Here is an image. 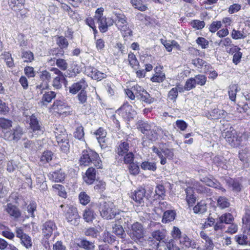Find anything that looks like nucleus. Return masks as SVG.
Wrapping results in <instances>:
<instances>
[{"label":"nucleus","instance_id":"obj_1","mask_svg":"<svg viewBox=\"0 0 250 250\" xmlns=\"http://www.w3.org/2000/svg\"><path fill=\"white\" fill-rule=\"evenodd\" d=\"M79 164L80 167H85L93 165L97 169L103 168V162L99 154L89 148L82 150Z\"/></svg>","mask_w":250,"mask_h":250},{"label":"nucleus","instance_id":"obj_2","mask_svg":"<svg viewBox=\"0 0 250 250\" xmlns=\"http://www.w3.org/2000/svg\"><path fill=\"white\" fill-rule=\"evenodd\" d=\"M146 195V189L145 187L140 186L129 194L131 199V203L134 207H142L145 205V198Z\"/></svg>","mask_w":250,"mask_h":250},{"label":"nucleus","instance_id":"obj_3","mask_svg":"<svg viewBox=\"0 0 250 250\" xmlns=\"http://www.w3.org/2000/svg\"><path fill=\"white\" fill-rule=\"evenodd\" d=\"M63 215L68 223L70 225L77 226L81 219L78 209L72 205H67L63 210Z\"/></svg>","mask_w":250,"mask_h":250},{"label":"nucleus","instance_id":"obj_4","mask_svg":"<svg viewBox=\"0 0 250 250\" xmlns=\"http://www.w3.org/2000/svg\"><path fill=\"white\" fill-rule=\"evenodd\" d=\"M116 26L120 30L125 40L133 36L132 31L128 26L126 18L125 15L117 14L116 15Z\"/></svg>","mask_w":250,"mask_h":250},{"label":"nucleus","instance_id":"obj_5","mask_svg":"<svg viewBox=\"0 0 250 250\" xmlns=\"http://www.w3.org/2000/svg\"><path fill=\"white\" fill-rule=\"evenodd\" d=\"M68 107V105L63 100H56L53 104L48 108V112L55 116H60L65 114V110Z\"/></svg>","mask_w":250,"mask_h":250},{"label":"nucleus","instance_id":"obj_6","mask_svg":"<svg viewBox=\"0 0 250 250\" xmlns=\"http://www.w3.org/2000/svg\"><path fill=\"white\" fill-rule=\"evenodd\" d=\"M132 89L134 92L136 97L139 98L144 103L151 104L155 101V98H152L143 87L138 84L132 86Z\"/></svg>","mask_w":250,"mask_h":250},{"label":"nucleus","instance_id":"obj_7","mask_svg":"<svg viewBox=\"0 0 250 250\" xmlns=\"http://www.w3.org/2000/svg\"><path fill=\"white\" fill-rule=\"evenodd\" d=\"M116 112L121 116L125 121L129 122L134 119V116L136 113L133 109L132 106L127 102H125L123 104L118 108Z\"/></svg>","mask_w":250,"mask_h":250},{"label":"nucleus","instance_id":"obj_8","mask_svg":"<svg viewBox=\"0 0 250 250\" xmlns=\"http://www.w3.org/2000/svg\"><path fill=\"white\" fill-rule=\"evenodd\" d=\"M57 229V226L54 221L49 220L43 224L42 229L43 239H45L44 245L45 247L49 246L48 240L52 235L53 231Z\"/></svg>","mask_w":250,"mask_h":250},{"label":"nucleus","instance_id":"obj_9","mask_svg":"<svg viewBox=\"0 0 250 250\" xmlns=\"http://www.w3.org/2000/svg\"><path fill=\"white\" fill-rule=\"evenodd\" d=\"M225 138L231 146L237 147L241 144L242 135L235 130H232L226 132Z\"/></svg>","mask_w":250,"mask_h":250},{"label":"nucleus","instance_id":"obj_10","mask_svg":"<svg viewBox=\"0 0 250 250\" xmlns=\"http://www.w3.org/2000/svg\"><path fill=\"white\" fill-rule=\"evenodd\" d=\"M114 207L113 203L104 202L100 208L102 217L106 219H111L114 218L116 213L114 211Z\"/></svg>","mask_w":250,"mask_h":250},{"label":"nucleus","instance_id":"obj_11","mask_svg":"<svg viewBox=\"0 0 250 250\" xmlns=\"http://www.w3.org/2000/svg\"><path fill=\"white\" fill-rule=\"evenodd\" d=\"M49 70L56 75L53 79L52 86L57 89H60L62 86V83L66 80L64 74L60 69L55 67H51Z\"/></svg>","mask_w":250,"mask_h":250},{"label":"nucleus","instance_id":"obj_12","mask_svg":"<svg viewBox=\"0 0 250 250\" xmlns=\"http://www.w3.org/2000/svg\"><path fill=\"white\" fill-rule=\"evenodd\" d=\"M29 127L32 132L37 135L42 134L44 128L36 116L33 114L29 118Z\"/></svg>","mask_w":250,"mask_h":250},{"label":"nucleus","instance_id":"obj_13","mask_svg":"<svg viewBox=\"0 0 250 250\" xmlns=\"http://www.w3.org/2000/svg\"><path fill=\"white\" fill-rule=\"evenodd\" d=\"M166 234L167 231L164 229L153 231L151 235V237H149V239H152V240H148L149 245L153 246V248H154V243L165 242L164 240L166 238Z\"/></svg>","mask_w":250,"mask_h":250},{"label":"nucleus","instance_id":"obj_14","mask_svg":"<svg viewBox=\"0 0 250 250\" xmlns=\"http://www.w3.org/2000/svg\"><path fill=\"white\" fill-rule=\"evenodd\" d=\"M16 237L20 238L22 245L28 249L32 247L31 238L27 234L24 233L21 228H18L16 229Z\"/></svg>","mask_w":250,"mask_h":250},{"label":"nucleus","instance_id":"obj_15","mask_svg":"<svg viewBox=\"0 0 250 250\" xmlns=\"http://www.w3.org/2000/svg\"><path fill=\"white\" fill-rule=\"evenodd\" d=\"M56 43L60 48H54L53 50V52L57 51V53H52V55L57 57L58 56V54H60L61 56H63L64 52L63 49H66L69 45V42L63 36H58L56 40Z\"/></svg>","mask_w":250,"mask_h":250},{"label":"nucleus","instance_id":"obj_16","mask_svg":"<svg viewBox=\"0 0 250 250\" xmlns=\"http://www.w3.org/2000/svg\"><path fill=\"white\" fill-rule=\"evenodd\" d=\"M130 236L134 241L139 240L144 237V229L141 224L136 222L132 225Z\"/></svg>","mask_w":250,"mask_h":250},{"label":"nucleus","instance_id":"obj_17","mask_svg":"<svg viewBox=\"0 0 250 250\" xmlns=\"http://www.w3.org/2000/svg\"><path fill=\"white\" fill-rule=\"evenodd\" d=\"M136 125L137 129L142 133L146 135L149 139H153L152 137L149 136V133L152 132V130H151V125L148 122L140 120L136 123Z\"/></svg>","mask_w":250,"mask_h":250},{"label":"nucleus","instance_id":"obj_18","mask_svg":"<svg viewBox=\"0 0 250 250\" xmlns=\"http://www.w3.org/2000/svg\"><path fill=\"white\" fill-rule=\"evenodd\" d=\"M98 23V28L101 33H105L107 31L108 27L113 25L114 20L111 18L104 17L101 19L96 20Z\"/></svg>","mask_w":250,"mask_h":250},{"label":"nucleus","instance_id":"obj_19","mask_svg":"<svg viewBox=\"0 0 250 250\" xmlns=\"http://www.w3.org/2000/svg\"><path fill=\"white\" fill-rule=\"evenodd\" d=\"M227 52L229 54L233 55L232 62L234 64L237 65L240 62L243 54L239 46L232 45Z\"/></svg>","mask_w":250,"mask_h":250},{"label":"nucleus","instance_id":"obj_20","mask_svg":"<svg viewBox=\"0 0 250 250\" xmlns=\"http://www.w3.org/2000/svg\"><path fill=\"white\" fill-rule=\"evenodd\" d=\"M96 168L95 167H89L85 171V175L83 176V181L88 185H92L96 178Z\"/></svg>","mask_w":250,"mask_h":250},{"label":"nucleus","instance_id":"obj_21","mask_svg":"<svg viewBox=\"0 0 250 250\" xmlns=\"http://www.w3.org/2000/svg\"><path fill=\"white\" fill-rule=\"evenodd\" d=\"M156 250H179V248L174 244L173 240L171 239L168 242H162L154 243V248Z\"/></svg>","mask_w":250,"mask_h":250},{"label":"nucleus","instance_id":"obj_22","mask_svg":"<svg viewBox=\"0 0 250 250\" xmlns=\"http://www.w3.org/2000/svg\"><path fill=\"white\" fill-rule=\"evenodd\" d=\"M94 134L96 136L98 143L100 144L101 148H106L107 146L105 141V137L107 135L106 130L103 127H100L95 131Z\"/></svg>","mask_w":250,"mask_h":250},{"label":"nucleus","instance_id":"obj_23","mask_svg":"<svg viewBox=\"0 0 250 250\" xmlns=\"http://www.w3.org/2000/svg\"><path fill=\"white\" fill-rule=\"evenodd\" d=\"M88 85L84 78H83L79 82L73 83L70 87H69V92L72 94H76L80 90L85 89Z\"/></svg>","mask_w":250,"mask_h":250},{"label":"nucleus","instance_id":"obj_24","mask_svg":"<svg viewBox=\"0 0 250 250\" xmlns=\"http://www.w3.org/2000/svg\"><path fill=\"white\" fill-rule=\"evenodd\" d=\"M163 66H156L154 68L155 74L150 78V81L153 83H162L166 79V75L163 72Z\"/></svg>","mask_w":250,"mask_h":250},{"label":"nucleus","instance_id":"obj_25","mask_svg":"<svg viewBox=\"0 0 250 250\" xmlns=\"http://www.w3.org/2000/svg\"><path fill=\"white\" fill-rule=\"evenodd\" d=\"M49 179L54 182H62L65 179V173L62 172L61 168L52 172H50L48 174Z\"/></svg>","mask_w":250,"mask_h":250},{"label":"nucleus","instance_id":"obj_26","mask_svg":"<svg viewBox=\"0 0 250 250\" xmlns=\"http://www.w3.org/2000/svg\"><path fill=\"white\" fill-rule=\"evenodd\" d=\"M83 217L85 222L91 223L95 219L96 214L91 206L87 207L83 211Z\"/></svg>","mask_w":250,"mask_h":250},{"label":"nucleus","instance_id":"obj_27","mask_svg":"<svg viewBox=\"0 0 250 250\" xmlns=\"http://www.w3.org/2000/svg\"><path fill=\"white\" fill-rule=\"evenodd\" d=\"M56 139L61 150L64 152L68 151L70 145L66 134H63L62 135H61V136L56 135Z\"/></svg>","mask_w":250,"mask_h":250},{"label":"nucleus","instance_id":"obj_28","mask_svg":"<svg viewBox=\"0 0 250 250\" xmlns=\"http://www.w3.org/2000/svg\"><path fill=\"white\" fill-rule=\"evenodd\" d=\"M200 236L205 241V242H204V250H212L214 247V244L212 239L204 230L200 231Z\"/></svg>","mask_w":250,"mask_h":250},{"label":"nucleus","instance_id":"obj_29","mask_svg":"<svg viewBox=\"0 0 250 250\" xmlns=\"http://www.w3.org/2000/svg\"><path fill=\"white\" fill-rule=\"evenodd\" d=\"M227 113L223 109L214 108L208 112V118L210 119L218 120L225 118Z\"/></svg>","mask_w":250,"mask_h":250},{"label":"nucleus","instance_id":"obj_30","mask_svg":"<svg viewBox=\"0 0 250 250\" xmlns=\"http://www.w3.org/2000/svg\"><path fill=\"white\" fill-rule=\"evenodd\" d=\"M127 62L128 65L133 70H137L140 66V62L136 55L132 52H129L128 54Z\"/></svg>","mask_w":250,"mask_h":250},{"label":"nucleus","instance_id":"obj_31","mask_svg":"<svg viewBox=\"0 0 250 250\" xmlns=\"http://www.w3.org/2000/svg\"><path fill=\"white\" fill-rule=\"evenodd\" d=\"M186 194V200L189 207H192L196 201L193 189L191 187H188L185 189Z\"/></svg>","mask_w":250,"mask_h":250},{"label":"nucleus","instance_id":"obj_32","mask_svg":"<svg viewBox=\"0 0 250 250\" xmlns=\"http://www.w3.org/2000/svg\"><path fill=\"white\" fill-rule=\"evenodd\" d=\"M129 145L127 142L121 141L116 146L115 152L119 156L123 157L128 152Z\"/></svg>","mask_w":250,"mask_h":250},{"label":"nucleus","instance_id":"obj_33","mask_svg":"<svg viewBox=\"0 0 250 250\" xmlns=\"http://www.w3.org/2000/svg\"><path fill=\"white\" fill-rule=\"evenodd\" d=\"M5 210L11 217L14 218H19L21 216V211L18 208L11 203L7 204Z\"/></svg>","mask_w":250,"mask_h":250},{"label":"nucleus","instance_id":"obj_34","mask_svg":"<svg viewBox=\"0 0 250 250\" xmlns=\"http://www.w3.org/2000/svg\"><path fill=\"white\" fill-rule=\"evenodd\" d=\"M166 190L164 186L162 184H158L155 187L154 200H164L166 196Z\"/></svg>","mask_w":250,"mask_h":250},{"label":"nucleus","instance_id":"obj_35","mask_svg":"<svg viewBox=\"0 0 250 250\" xmlns=\"http://www.w3.org/2000/svg\"><path fill=\"white\" fill-rule=\"evenodd\" d=\"M226 183L233 191L239 192L241 191L243 186L238 179L229 178L227 180Z\"/></svg>","mask_w":250,"mask_h":250},{"label":"nucleus","instance_id":"obj_36","mask_svg":"<svg viewBox=\"0 0 250 250\" xmlns=\"http://www.w3.org/2000/svg\"><path fill=\"white\" fill-rule=\"evenodd\" d=\"M25 0H8L9 6L15 11H20L24 7Z\"/></svg>","mask_w":250,"mask_h":250},{"label":"nucleus","instance_id":"obj_37","mask_svg":"<svg viewBox=\"0 0 250 250\" xmlns=\"http://www.w3.org/2000/svg\"><path fill=\"white\" fill-rule=\"evenodd\" d=\"M234 240L239 245L250 246V237L244 234H238L234 237Z\"/></svg>","mask_w":250,"mask_h":250},{"label":"nucleus","instance_id":"obj_38","mask_svg":"<svg viewBox=\"0 0 250 250\" xmlns=\"http://www.w3.org/2000/svg\"><path fill=\"white\" fill-rule=\"evenodd\" d=\"M56 96V93L54 91H50L45 92L43 94L41 101L42 105L47 106L53 99L55 98Z\"/></svg>","mask_w":250,"mask_h":250},{"label":"nucleus","instance_id":"obj_39","mask_svg":"<svg viewBox=\"0 0 250 250\" xmlns=\"http://www.w3.org/2000/svg\"><path fill=\"white\" fill-rule=\"evenodd\" d=\"M194 188L198 193L205 194L207 196H210L212 194L211 189L202 185L199 182H197L194 185Z\"/></svg>","mask_w":250,"mask_h":250},{"label":"nucleus","instance_id":"obj_40","mask_svg":"<svg viewBox=\"0 0 250 250\" xmlns=\"http://www.w3.org/2000/svg\"><path fill=\"white\" fill-rule=\"evenodd\" d=\"M183 248H195V243L188 238L187 235L184 234L179 239Z\"/></svg>","mask_w":250,"mask_h":250},{"label":"nucleus","instance_id":"obj_41","mask_svg":"<svg viewBox=\"0 0 250 250\" xmlns=\"http://www.w3.org/2000/svg\"><path fill=\"white\" fill-rule=\"evenodd\" d=\"M81 71L80 66L76 62H73L69 69H67V73L69 77H75Z\"/></svg>","mask_w":250,"mask_h":250},{"label":"nucleus","instance_id":"obj_42","mask_svg":"<svg viewBox=\"0 0 250 250\" xmlns=\"http://www.w3.org/2000/svg\"><path fill=\"white\" fill-rule=\"evenodd\" d=\"M90 77L93 80L99 81L106 78V75L105 73L100 72L93 67L90 68Z\"/></svg>","mask_w":250,"mask_h":250},{"label":"nucleus","instance_id":"obj_43","mask_svg":"<svg viewBox=\"0 0 250 250\" xmlns=\"http://www.w3.org/2000/svg\"><path fill=\"white\" fill-rule=\"evenodd\" d=\"M244 214L242 217V223L246 227L250 228V206H246L244 208Z\"/></svg>","mask_w":250,"mask_h":250},{"label":"nucleus","instance_id":"obj_44","mask_svg":"<svg viewBox=\"0 0 250 250\" xmlns=\"http://www.w3.org/2000/svg\"><path fill=\"white\" fill-rule=\"evenodd\" d=\"M238 85L236 84H231L229 87V98L232 101H235L236 94L238 91Z\"/></svg>","mask_w":250,"mask_h":250},{"label":"nucleus","instance_id":"obj_45","mask_svg":"<svg viewBox=\"0 0 250 250\" xmlns=\"http://www.w3.org/2000/svg\"><path fill=\"white\" fill-rule=\"evenodd\" d=\"M217 205L221 209H225L230 206L229 199L225 196H219L217 200Z\"/></svg>","mask_w":250,"mask_h":250},{"label":"nucleus","instance_id":"obj_46","mask_svg":"<svg viewBox=\"0 0 250 250\" xmlns=\"http://www.w3.org/2000/svg\"><path fill=\"white\" fill-rule=\"evenodd\" d=\"M78 245L79 247L85 250H94L95 249L94 244L86 239H81Z\"/></svg>","mask_w":250,"mask_h":250},{"label":"nucleus","instance_id":"obj_47","mask_svg":"<svg viewBox=\"0 0 250 250\" xmlns=\"http://www.w3.org/2000/svg\"><path fill=\"white\" fill-rule=\"evenodd\" d=\"M56 65L61 71H65L67 70L68 63L67 61L62 58H57L56 60Z\"/></svg>","mask_w":250,"mask_h":250},{"label":"nucleus","instance_id":"obj_48","mask_svg":"<svg viewBox=\"0 0 250 250\" xmlns=\"http://www.w3.org/2000/svg\"><path fill=\"white\" fill-rule=\"evenodd\" d=\"M53 188L55 191L57 192L59 196L65 199L67 198V192L63 186L61 184H55L53 186Z\"/></svg>","mask_w":250,"mask_h":250},{"label":"nucleus","instance_id":"obj_49","mask_svg":"<svg viewBox=\"0 0 250 250\" xmlns=\"http://www.w3.org/2000/svg\"><path fill=\"white\" fill-rule=\"evenodd\" d=\"M80 203L83 206L88 204L91 200L90 197L85 191H81L78 196Z\"/></svg>","mask_w":250,"mask_h":250},{"label":"nucleus","instance_id":"obj_50","mask_svg":"<svg viewBox=\"0 0 250 250\" xmlns=\"http://www.w3.org/2000/svg\"><path fill=\"white\" fill-rule=\"evenodd\" d=\"M141 167L144 170H150L155 171L157 169L155 162H150L149 161L143 162L141 164Z\"/></svg>","mask_w":250,"mask_h":250},{"label":"nucleus","instance_id":"obj_51","mask_svg":"<svg viewBox=\"0 0 250 250\" xmlns=\"http://www.w3.org/2000/svg\"><path fill=\"white\" fill-rule=\"evenodd\" d=\"M175 217V213L173 210H167L164 213L162 218L163 223L171 222L174 220Z\"/></svg>","mask_w":250,"mask_h":250},{"label":"nucleus","instance_id":"obj_52","mask_svg":"<svg viewBox=\"0 0 250 250\" xmlns=\"http://www.w3.org/2000/svg\"><path fill=\"white\" fill-rule=\"evenodd\" d=\"M130 3L135 8L141 11H145L147 9V6L144 4L142 0H131Z\"/></svg>","mask_w":250,"mask_h":250},{"label":"nucleus","instance_id":"obj_53","mask_svg":"<svg viewBox=\"0 0 250 250\" xmlns=\"http://www.w3.org/2000/svg\"><path fill=\"white\" fill-rule=\"evenodd\" d=\"M21 58L24 62H31L34 60V55L31 51H23L21 52Z\"/></svg>","mask_w":250,"mask_h":250},{"label":"nucleus","instance_id":"obj_54","mask_svg":"<svg viewBox=\"0 0 250 250\" xmlns=\"http://www.w3.org/2000/svg\"><path fill=\"white\" fill-rule=\"evenodd\" d=\"M178 97V88L173 87L168 92L167 99L174 103Z\"/></svg>","mask_w":250,"mask_h":250},{"label":"nucleus","instance_id":"obj_55","mask_svg":"<svg viewBox=\"0 0 250 250\" xmlns=\"http://www.w3.org/2000/svg\"><path fill=\"white\" fill-rule=\"evenodd\" d=\"M53 153L49 150L44 151L42 154L40 161L43 164H46L52 159Z\"/></svg>","mask_w":250,"mask_h":250},{"label":"nucleus","instance_id":"obj_56","mask_svg":"<svg viewBox=\"0 0 250 250\" xmlns=\"http://www.w3.org/2000/svg\"><path fill=\"white\" fill-rule=\"evenodd\" d=\"M152 150L153 152L157 154V155L160 159V163L162 165H164L167 163L166 158L163 155V149L161 150H159L156 146L152 147Z\"/></svg>","mask_w":250,"mask_h":250},{"label":"nucleus","instance_id":"obj_57","mask_svg":"<svg viewBox=\"0 0 250 250\" xmlns=\"http://www.w3.org/2000/svg\"><path fill=\"white\" fill-rule=\"evenodd\" d=\"M219 220L226 224H229L234 220V218L231 213H226L219 217Z\"/></svg>","mask_w":250,"mask_h":250},{"label":"nucleus","instance_id":"obj_58","mask_svg":"<svg viewBox=\"0 0 250 250\" xmlns=\"http://www.w3.org/2000/svg\"><path fill=\"white\" fill-rule=\"evenodd\" d=\"M222 26V22L220 21H213L208 26V30L210 32L214 33L218 31Z\"/></svg>","mask_w":250,"mask_h":250},{"label":"nucleus","instance_id":"obj_59","mask_svg":"<svg viewBox=\"0 0 250 250\" xmlns=\"http://www.w3.org/2000/svg\"><path fill=\"white\" fill-rule=\"evenodd\" d=\"M193 210L195 213H203L207 211L206 204L200 201L193 207Z\"/></svg>","mask_w":250,"mask_h":250},{"label":"nucleus","instance_id":"obj_60","mask_svg":"<svg viewBox=\"0 0 250 250\" xmlns=\"http://www.w3.org/2000/svg\"><path fill=\"white\" fill-rule=\"evenodd\" d=\"M84 128L82 125H80L76 128L74 132V136L79 140H84Z\"/></svg>","mask_w":250,"mask_h":250},{"label":"nucleus","instance_id":"obj_61","mask_svg":"<svg viewBox=\"0 0 250 250\" xmlns=\"http://www.w3.org/2000/svg\"><path fill=\"white\" fill-rule=\"evenodd\" d=\"M2 55L8 67H12L14 66L13 58L11 57V54L9 52H4Z\"/></svg>","mask_w":250,"mask_h":250},{"label":"nucleus","instance_id":"obj_62","mask_svg":"<svg viewBox=\"0 0 250 250\" xmlns=\"http://www.w3.org/2000/svg\"><path fill=\"white\" fill-rule=\"evenodd\" d=\"M12 132L13 140L17 141L21 138L23 134L22 129L20 126H17L15 128H13Z\"/></svg>","mask_w":250,"mask_h":250},{"label":"nucleus","instance_id":"obj_63","mask_svg":"<svg viewBox=\"0 0 250 250\" xmlns=\"http://www.w3.org/2000/svg\"><path fill=\"white\" fill-rule=\"evenodd\" d=\"M190 25L193 28L201 30L205 26V22L204 21H200L199 20H193L190 22Z\"/></svg>","mask_w":250,"mask_h":250},{"label":"nucleus","instance_id":"obj_64","mask_svg":"<svg viewBox=\"0 0 250 250\" xmlns=\"http://www.w3.org/2000/svg\"><path fill=\"white\" fill-rule=\"evenodd\" d=\"M196 42L203 49H207L209 46V42L204 37H198Z\"/></svg>","mask_w":250,"mask_h":250}]
</instances>
